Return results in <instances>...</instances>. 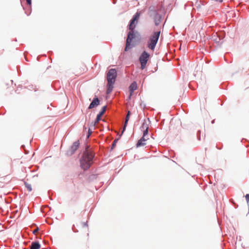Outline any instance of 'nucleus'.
Masks as SVG:
<instances>
[{
  "instance_id": "nucleus-18",
  "label": "nucleus",
  "mask_w": 249,
  "mask_h": 249,
  "mask_svg": "<svg viewBox=\"0 0 249 249\" xmlns=\"http://www.w3.org/2000/svg\"><path fill=\"white\" fill-rule=\"evenodd\" d=\"M245 198H246V199L247 200V202L248 203L249 202V194H247L246 196H245Z\"/></svg>"
},
{
  "instance_id": "nucleus-3",
  "label": "nucleus",
  "mask_w": 249,
  "mask_h": 249,
  "mask_svg": "<svg viewBox=\"0 0 249 249\" xmlns=\"http://www.w3.org/2000/svg\"><path fill=\"white\" fill-rule=\"evenodd\" d=\"M160 34V31L155 32L149 37L147 41V47L152 51L155 50Z\"/></svg>"
},
{
  "instance_id": "nucleus-15",
  "label": "nucleus",
  "mask_w": 249,
  "mask_h": 249,
  "mask_svg": "<svg viewBox=\"0 0 249 249\" xmlns=\"http://www.w3.org/2000/svg\"><path fill=\"white\" fill-rule=\"evenodd\" d=\"M142 128L144 129L143 130V136L145 137H148V127L147 126H144V124L142 125Z\"/></svg>"
},
{
  "instance_id": "nucleus-14",
  "label": "nucleus",
  "mask_w": 249,
  "mask_h": 249,
  "mask_svg": "<svg viewBox=\"0 0 249 249\" xmlns=\"http://www.w3.org/2000/svg\"><path fill=\"white\" fill-rule=\"evenodd\" d=\"M40 248V245L36 242H32L30 246V249H39Z\"/></svg>"
},
{
  "instance_id": "nucleus-21",
  "label": "nucleus",
  "mask_w": 249,
  "mask_h": 249,
  "mask_svg": "<svg viewBox=\"0 0 249 249\" xmlns=\"http://www.w3.org/2000/svg\"><path fill=\"white\" fill-rule=\"evenodd\" d=\"M88 138H89V136L91 135V134L92 133V131L90 130V129H89V133H88Z\"/></svg>"
},
{
  "instance_id": "nucleus-1",
  "label": "nucleus",
  "mask_w": 249,
  "mask_h": 249,
  "mask_svg": "<svg viewBox=\"0 0 249 249\" xmlns=\"http://www.w3.org/2000/svg\"><path fill=\"white\" fill-rule=\"evenodd\" d=\"M93 157L92 152L87 148L80 160V166L83 169L86 170L90 167L93 163Z\"/></svg>"
},
{
  "instance_id": "nucleus-10",
  "label": "nucleus",
  "mask_w": 249,
  "mask_h": 249,
  "mask_svg": "<svg viewBox=\"0 0 249 249\" xmlns=\"http://www.w3.org/2000/svg\"><path fill=\"white\" fill-rule=\"evenodd\" d=\"M137 89V85L136 82H133L129 87L130 95L129 98L132 95V93L134 90Z\"/></svg>"
},
{
  "instance_id": "nucleus-16",
  "label": "nucleus",
  "mask_w": 249,
  "mask_h": 249,
  "mask_svg": "<svg viewBox=\"0 0 249 249\" xmlns=\"http://www.w3.org/2000/svg\"><path fill=\"white\" fill-rule=\"evenodd\" d=\"M118 141V139H115L112 142V145H111V150H113L115 147L116 146V143Z\"/></svg>"
},
{
  "instance_id": "nucleus-7",
  "label": "nucleus",
  "mask_w": 249,
  "mask_h": 249,
  "mask_svg": "<svg viewBox=\"0 0 249 249\" xmlns=\"http://www.w3.org/2000/svg\"><path fill=\"white\" fill-rule=\"evenodd\" d=\"M79 144L80 143L78 141L74 142L71 148L67 151V155L71 156L73 154L79 147Z\"/></svg>"
},
{
  "instance_id": "nucleus-4",
  "label": "nucleus",
  "mask_w": 249,
  "mask_h": 249,
  "mask_svg": "<svg viewBox=\"0 0 249 249\" xmlns=\"http://www.w3.org/2000/svg\"><path fill=\"white\" fill-rule=\"evenodd\" d=\"M150 58V54L144 51L142 53L139 58V61L141 65V69L143 70L146 67V63Z\"/></svg>"
},
{
  "instance_id": "nucleus-6",
  "label": "nucleus",
  "mask_w": 249,
  "mask_h": 249,
  "mask_svg": "<svg viewBox=\"0 0 249 249\" xmlns=\"http://www.w3.org/2000/svg\"><path fill=\"white\" fill-rule=\"evenodd\" d=\"M135 37L134 31L130 30V32L128 33L126 41V46L124 49L125 51H128L131 47V42L132 39Z\"/></svg>"
},
{
  "instance_id": "nucleus-22",
  "label": "nucleus",
  "mask_w": 249,
  "mask_h": 249,
  "mask_svg": "<svg viewBox=\"0 0 249 249\" xmlns=\"http://www.w3.org/2000/svg\"><path fill=\"white\" fill-rule=\"evenodd\" d=\"M82 225H83L84 227H87V225L86 223H82Z\"/></svg>"
},
{
  "instance_id": "nucleus-19",
  "label": "nucleus",
  "mask_w": 249,
  "mask_h": 249,
  "mask_svg": "<svg viewBox=\"0 0 249 249\" xmlns=\"http://www.w3.org/2000/svg\"><path fill=\"white\" fill-rule=\"evenodd\" d=\"M38 230H39L38 228H36V229L33 231V233H34V234H36V232H38Z\"/></svg>"
},
{
  "instance_id": "nucleus-9",
  "label": "nucleus",
  "mask_w": 249,
  "mask_h": 249,
  "mask_svg": "<svg viewBox=\"0 0 249 249\" xmlns=\"http://www.w3.org/2000/svg\"><path fill=\"white\" fill-rule=\"evenodd\" d=\"M106 106H104L102 108V110L99 112V113L97 115L96 120H95V124L98 123L99 121L101 120V118L102 116L104 114L106 110Z\"/></svg>"
},
{
  "instance_id": "nucleus-5",
  "label": "nucleus",
  "mask_w": 249,
  "mask_h": 249,
  "mask_svg": "<svg viewBox=\"0 0 249 249\" xmlns=\"http://www.w3.org/2000/svg\"><path fill=\"white\" fill-rule=\"evenodd\" d=\"M140 17V13L137 12L133 16L132 19L130 21L128 26L129 30H133L135 28Z\"/></svg>"
},
{
  "instance_id": "nucleus-20",
  "label": "nucleus",
  "mask_w": 249,
  "mask_h": 249,
  "mask_svg": "<svg viewBox=\"0 0 249 249\" xmlns=\"http://www.w3.org/2000/svg\"><path fill=\"white\" fill-rule=\"evenodd\" d=\"M27 3L29 5H31L32 1L31 0H26Z\"/></svg>"
},
{
  "instance_id": "nucleus-13",
  "label": "nucleus",
  "mask_w": 249,
  "mask_h": 249,
  "mask_svg": "<svg viewBox=\"0 0 249 249\" xmlns=\"http://www.w3.org/2000/svg\"><path fill=\"white\" fill-rule=\"evenodd\" d=\"M161 17L159 14H156L154 17V21L156 26L159 25Z\"/></svg>"
},
{
  "instance_id": "nucleus-11",
  "label": "nucleus",
  "mask_w": 249,
  "mask_h": 249,
  "mask_svg": "<svg viewBox=\"0 0 249 249\" xmlns=\"http://www.w3.org/2000/svg\"><path fill=\"white\" fill-rule=\"evenodd\" d=\"M148 137H145L144 136H142V137L138 141L137 143V146L139 147L141 146H143L145 144V142L147 140H148Z\"/></svg>"
},
{
  "instance_id": "nucleus-17",
  "label": "nucleus",
  "mask_w": 249,
  "mask_h": 249,
  "mask_svg": "<svg viewBox=\"0 0 249 249\" xmlns=\"http://www.w3.org/2000/svg\"><path fill=\"white\" fill-rule=\"evenodd\" d=\"M26 187L27 188L29 192H31L32 190L31 185L28 184L27 183H25Z\"/></svg>"
},
{
  "instance_id": "nucleus-23",
  "label": "nucleus",
  "mask_w": 249,
  "mask_h": 249,
  "mask_svg": "<svg viewBox=\"0 0 249 249\" xmlns=\"http://www.w3.org/2000/svg\"><path fill=\"white\" fill-rule=\"evenodd\" d=\"M73 231L74 232H78V231L77 230H76L75 229H73Z\"/></svg>"
},
{
  "instance_id": "nucleus-8",
  "label": "nucleus",
  "mask_w": 249,
  "mask_h": 249,
  "mask_svg": "<svg viewBox=\"0 0 249 249\" xmlns=\"http://www.w3.org/2000/svg\"><path fill=\"white\" fill-rule=\"evenodd\" d=\"M100 104V101L97 97L94 98L89 107V109H92Z\"/></svg>"
},
{
  "instance_id": "nucleus-2",
  "label": "nucleus",
  "mask_w": 249,
  "mask_h": 249,
  "mask_svg": "<svg viewBox=\"0 0 249 249\" xmlns=\"http://www.w3.org/2000/svg\"><path fill=\"white\" fill-rule=\"evenodd\" d=\"M116 77L117 71L116 70L114 69L109 70L107 76V94H109L112 91L114 88L113 85L115 82Z\"/></svg>"
},
{
  "instance_id": "nucleus-12",
  "label": "nucleus",
  "mask_w": 249,
  "mask_h": 249,
  "mask_svg": "<svg viewBox=\"0 0 249 249\" xmlns=\"http://www.w3.org/2000/svg\"><path fill=\"white\" fill-rule=\"evenodd\" d=\"M130 115V112L129 111H128L127 112V115H126V118H125V122H124V125L123 130V131L122 132V134L124 131V130L125 129V128H126V127L127 126V123H128V121L129 120Z\"/></svg>"
}]
</instances>
